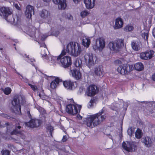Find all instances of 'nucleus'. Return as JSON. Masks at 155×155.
I'll return each instance as SVG.
<instances>
[{
    "label": "nucleus",
    "instance_id": "774afa93",
    "mask_svg": "<svg viewBox=\"0 0 155 155\" xmlns=\"http://www.w3.org/2000/svg\"><path fill=\"white\" fill-rule=\"evenodd\" d=\"M14 44V45H15V44Z\"/></svg>",
    "mask_w": 155,
    "mask_h": 155
},
{
    "label": "nucleus",
    "instance_id": "4c0bfd02",
    "mask_svg": "<svg viewBox=\"0 0 155 155\" xmlns=\"http://www.w3.org/2000/svg\"><path fill=\"white\" fill-rule=\"evenodd\" d=\"M3 90L4 93L6 95L9 94L12 91L11 89L9 87L5 88L4 89H3Z\"/></svg>",
    "mask_w": 155,
    "mask_h": 155
},
{
    "label": "nucleus",
    "instance_id": "393cba45",
    "mask_svg": "<svg viewBox=\"0 0 155 155\" xmlns=\"http://www.w3.org/2000/svg\"><path fill=\"white\" fill-rule=\"evenodd\" d=\"M62 17L66 19L69 20H72L73 17L71 14L69 13H67L65 12H63L61 14Z\"/></svg>",
    "mask_w": 155,
    "mask_h": 155
},
{
    "label": "nucleus",
    "instance_id": "c85d7f7f",
    "mask_svg": "<svg viewBox=\"0 0 155 155\" xmlns=\"http://www.w3.org/2000/svg\"><path fill=\"white\" fill-rule=\"evenodd\" d=\"M134 68L136 70L138 71H140L143 69V65L141 62H138L134 65Z\"/></svg>",
    "mask_w": 155,
    "mask_h": 155
},
{
    "label": "nucleus",
    "instance_id": "9d476101",
    "mask_svg": "<svg viewBox=\"0 0 155 155\" xmlns=\"http://www.w3.org/2000/svg\"><path fill=\"white\" fill-rule=\"evenodd\" d=\"M117 71L122 75H124L129 72L130 71V67L127 64H123L118 67Z\"/></svg>",
    "mask_w": 155,
    "mask_h": 155
},
{
    "label": "nucleus",
    "instance_id": "8fccbe9b",
    "mask_svg": "<svg viewBox=\"0 0 155 155\" xmlns=\"http://www.w3.org/2000/svg\"><path fill=\"white\" fill-rule=\"evenodd\" d=\"M152 34L153 36L155 38V27L153 28L152 31Z\"/></svg>",
    "mask_w": 155,
    "mask_h": 155
},
{
    "label": "nucleus",
    "instance_id": "0e129e2a",
    "mask_svg": "<svg viewBox=\"0 0 155 155\" xmlns=\"http://www.w3.org/2000/svg\"><path fill=\"white\" fill-rule=\"evenodd\" d=\"M7 115H4V117H7Z\"/></svg>",
    "mask_w": 155,
    "mask_h": 155
},
{
    "label": "nucleus",
    "instance_id": "bf43d9fd",
    "mask_svg": "<svg viewBox=\"0 0 155 155\" xmlns=\"http://www.w3.org/2000/svg\"><path fill=\"white\" fill-rule=\"evenodd\" d=\"M45 2H49L51 0H42Z\"/></svg>",
    "mask_w": 155,
    "mask_h": 155
},
{
    "label": "nucleus",
    "instance_id": "338daca9",
    "mask_svg": "<svg viewBox=\"0 0 155 155\" xmlns=\"http://www.w3.org/2000/svg\"><path fill=\"white\" fill-rule=\"evenodd\" d=\"M21 77H22V78L23 79H24V78H23V76H21Z\"/></svg>",
    "mask_w": 155,
    "mask_h": 155
},
{
    "label": "nucleus",
    "instance_id": "603ef678",
    "mask_svg": "<svg viewBox=\"0 0 155 155\" xmlns=\"http://www.w3.org/2000/svg\"><path fill=\"white\" fill-rule=\"evenodd\" d=\"M40 47H43V48H46V45L44 43H42L40 45Z\"/></svg>",
    "mask_w": 155,
    "mask_h": 155
},
{
    "label": "nucleus",
    "instance_id": "5fc2aeb1",
    "mask_svg": "<svg viewBox=\"0 0 155 155\" xmlns=\"http://www.w3.org/2000/svg\"><path fill=\"white\" fill-rule=\"evenodd\" d=\"M74 2L75 3H78V2H80L81 0H73Z\"/></svg>",
    "mask_w": 155,
    "mask_h": 155
},
{
    "label": "nucleus",
    "instance_id": "f257e3e1",
    "mask_svg": "<svg viewBox=\"0 0 155 155\" xmlns=\"http://www.w3.org/2000/svg\"><path fill=\"white\" fill-rule=\"evenodd\" d=\"M69 54L76 57L80 54L82 51L80 45L77 43L71 42L68 44L66 48H64L59 55V64H61L64 68H67L71 65V58L68 56H64L66 52Z\"/></svg>",
    "mask_w": 155,
    "mask_h": 155
},
{
    "label": "nucleus",
    "instance_id": "de8ad7c7",
    "mask_svg": "<svg viewBox=\"0 0 155 155\" xmlns=\"http://www.w3.org/2000/svg\"><path fill=\"white\" fill-rule=\"evenodd\" d=\"M67 140V137L65 135L64 136H63V138L62 140V141L63 142H65Z\"/></svg>",
    "mask_w": 155,
    "mask_h": 155
},
{
    "label": "nucleus",
    "instance_id": "412c9836",
    "mask_svg": "<svg viewBox=\"0 0 155 155\" xmlns=\"http://www.w3.org/2000/svg\"><path fill=\"white\" fill-rule=\"evenodd\" d=\"M123 25V22L122 19L118 18L116 19L115 25L114 26L115 29H118L122 28Z\"/></svg>",
    "mask_w": 155,
    "mask_h": 155
},
{
    "label": "nucleus",
    "instance_id": "6ab92c4d",
    "mask_svg": "<svg viewBox=\"0 0 155 155\" xmlns=\"http://www.w3.org/2000/svg\"><path fill=\"white\" fill-rule=\"evenodd\" d=\"M61 81V80L58 78H55L54 80L52 81L50 84V90L51 91L55 89L58 85L59 82Z\"/></svg>",
    "mask_w": 155,
    "mask_h": 155
},
{
    "label": "nucleus",
    "instance_id": "dca6fc26",
    "mask_svg": "<svg viewBox=\"0 0 155 155\" xmlns=\"http://www.w3.org/2000/svg\"><path fill=\"white\" fill-rule=\"evenodd\" d=\"M40 17L43 19L48 20L51 19L50 13L48 11L45 9H43L39 13Z\"/></svg>",
    "mask_w": 155,
    "mask_h": 155
},
{
    "label": "nucleus",
    "instance_id": "37998d69",
    "mask_svg": "<svg viewBox=\"0 0 155 155\" xmlns=\"http://www.w3.org/2000/svg\"><path fill=\"white\" fill-rule=\"evenodd\" d=\"M152 21L151 19H150L148 21V23H147L146 26L147 28H150L151 26Z\"/></svg>",
    "mask_w": 155,
    "mask_h": 155
},
{
    "label": "nucleus",
    "instance_id": "f8f14e48",
    "mask_svg": "<svg viewBox=\"0 0 155 155\" xmlns=\"http://www.w3.org/2000/svg\"><path fill=\"white\" fill-rule=\"evenodd\" d=\"M74 82L70 80L64 81L63 84L66 89L69 90L74 89L76 87L75 85Z\"/></svg>",
    "mask_w": 155,
    "mask_h": 155
},
{
    "label": "nucleus",
    "instance_id": "13d9d810",
    "mask_svg": "<svg viewBox=\"0 0 155 155\" xmlns=\"http://www.w3.org/2000/svg\"><path fill=\"white\" fill-rule=\"evenodd\" d=\"M27 114L29 117H31V115L29 111H28L27 112Z\"/></svg>",
    "mask_w": 155,
    "mask_h": 155
},
{
    "label": "nucleus",
    "instance_id": "09e8293b",
    "mask_svg": "<svg viewBox=\"0 0 155 155\" xmlns=\"http://www.w3.org/2000/svg\"><path fill=\"white\" fill-rule=\"evenodd\" d=\"M14 6L17 9L19 10H20V9L19 5H18V4H15Z\"/></svg>",
    "mask_w": 155,
    "mask_h": 155
},
{
    "label": "nucleus",
    "instance_id": "58836bf2",
    "mask_svg": "<svg viewBox=\"0 0 155 155\" xmlns=\"http://www.w3.org/2000/svg\"><path fill=\"white\" fill-rule=\"evenodd\" d=\"M140 57L141 59L146 60H148L147 58V57L145 52L140 53Z\"/></svg>",
    "mask_w": 155,
    "mask_h": 155
},
{
    "label": "nucleus",
    "instance_id": "c03bdc74",
    "mask_svg": "<svg viewBox=\"0 0 155 155\" xmlns=\"http://www.w3.org/2000/svg\"><path fill=\"white\" fill-rule=\"evenodd\" d=\"M38 95L39 97L42 100H44L46 99V95L44 94L43 93H42V94L41 93L39 94Z\"/></svg>",
    "mask_w": 155,
    "mask_h": 155
},
{
    "label": "nucleus",
    "instance_id": "f3484780",
    "mask_svg": "<svg viewBox=\"0 0 155 155\" xmlns=\"http://www.w3.org/2000/svg\"><path fill=\"white\" fill-rule=\"evenodd\" d=\"M49 59L48 62L50 65L55 64L56 63L59 64V55L57 57L56 56H49L46 60Z\"/></svg>",
    "mask_w": 155,
    "mask_h": 155
},
{
    "label": "nucleus",
    "instance_id": "3c124183",
    "mask_svg": "<svg viewBox=\"0 0 155 155\" xmlns=\"http://www.w3.org/2000/svg\"><path fill=\"white\" fill-rule=\"evenodd\" d=\"M77 117L79 120L81 119L82 117L79 114H78L77 115Z\"/></svg>",
    "mask_w": 155,
    "mask_h": 155
},
{
    "label": "nucleus",
    "instance_id": "6e6552de",
    "mask_svg": "<svg viewBox=\"0 0 155 155\" xmlns=\"http://www.w3.org/2000/svg\"><path fill=\"white\" fill-rule=\"evenodd\" d=\"M105 47V42L104 39L100 38L96 40L95 45L93 46L94 50H98L101 51Z\"/></svg>",
    "mask_w": 155,
    "mask_h": 155
},
{
    "label": "nucleus",
    "instance_id": "4be33fe9",
    "mask_svg": "<svg viewBox=\"0 0 155 155\" xmlns=\"http://www.w3.org/2000/svg\"><path fill=\"white\" fill-rule=\"evenodd\" d=\"M91 43L90 38L86 36H84L82 40V44L84 47L88 48Z\"/></svg>",
    "mask_w": 155,
    "mask_h": 155
},
{
    "label": "nucleus",
    "instance_id": "c756f323",
    "mask_svg": "<svg viewBox=\"0 0 155 155\" xmlns=\"http://www.w3.org/2000/svg\"><path fill=\"white\" fill-rule=\"evenodd\" d=\"M134 29V27L133 25H127L124 28V31L126 32H130L132 31Z\"/></svg>",
    "mask_w": 155,
    "mask_h": 155
},
{
    "label": "nucleus",
    "instance_id": "e2e57ef3",
    "mask_svg": "<svg viewBox=\"0 0 155 155\" xmlns=\"http://www.w3.org/2000/svg\"><path fill=\"white\" fill-rule=\"evenodd\" d=\"M143 102H144L145 104H147L148 103V102L147 101H143Z\"/></svg>",
    "mask_w": 155,
    "mask_h": 155
},
{
    "label": "nucleus",
    "instance_id": "680f3d73",
    "mask_svg": "<svg viewBox=\"0 0 155 155\" xmlns=\"http://www.w3.org/2000/svg\"><path fill=\"white\" fill-rule=\"evenodd\" d=\"M21 127L20 126H17V128L18 129H20V128H21Z\"/></svg>",
    "mask_w": 155,
    "mask_h": 155
},
{
    "label": "nucleus",
    "instance_id": "c9c22d12",
    "mask_svg": "<svg viewBox=\"0 0 155 155\" xmlns=\"http://www.w3.org/2000/svg\"><path fill=\"white\" fill-rule=\"evenodd\" d=\"M35 28H33L32 29V32H31V30H29L28 33L29 34L30 36L32 37H35V38H37V36L36 35L35 33L34 32V31L35 30Z\"/></svg>",
    "mask_w": 155,
    "mask_h": 155
},
{
    "label": "nucleus",
    "instance_id": "2f4dec72",
    "mask_svg": "<svg viewBox=\"0 0 155 155\" xmlns=\"http://www.w3.org/2000/svg\"><path fill=\"white\" fill-rule=\"evenodd\" d=\"M16 129L17 128H16L15 130H14L12 132L11 134L12 135L15 134L16 135H18V136H20L21 138L23 139L24 137L23 136L22 134L20 132L17 131Z\"/></svg>",
    "mask_w": 155,
    "mask_h": 155
},
{
    "label": "nucleus",
    "instance_id": "ea45409f",
    "mask_svg": "<svg viewBox=\"0 0 155 155\" xmlns=\"http://www.w3.org/2000/svg\"><path fill=\"white\" fill-rule=\"evenodd\" d=\"M127 132L128 134L130 136H131L134 133V131L133 130V128L132 127H130L128 129Z\"/></svg>",
    "mask_w": 155,
    "mask_h": 155
},
{
    "label": "nucleus",
    "instance_id": "1a4fd4ad",
    "mask_svg": "<svg viewBox=\"0 0 155 155\" xmlns=\"http://www.w3.org/2000/svg\"><path fill=\"white\" fill-rule=\"evenodd\" d=\"M97 87L94 85H90L87 89L86 94L88 96H94L97 92Z\"/></svg>",
    "mask_w": 155,
    "mask_h": 155
},
{
    "label": "nucleus",
    "instance_id": "a211bd4d",
    "mask_svg": "<svg viewBox=\"0 0 155 155\" xmlns=\"http://www.w3.org/2000/svg\"><path fill=\"white\" fill-rule=\"evenodd\" d=\"M122 145L123 148L126 151L131 152L133 151V145L130 142H127L126 143L124 142Z\"/></svg>",
    "mask_w": 155,
    "mask_h": 155
},
{
    "label": "nucleus",
    "instance_id": "e433bc0d",
    "mask_svg": "<svg viewBox=\"0 0 155 155\" xmlns=\"http://www.w3.org/2000/svg\"><path fill=\"white\" fill-rule=\"evenodd\" d=\"M25 56L26 58V60L28 62L30 63L31 62V64L33 66H34V64L33 63H33V62L35 61V60L33 58H31L30 59L29 57V56L27 55L26 54H25Z\"/></svg>",
    "mask_w": 155,
    "mask_h": 155
},
{
    "label": "nucleus",
    "instance_id": "9b49d317",
    "mask_svg": "<svg viewBox=\"0 0 155 155\" xmlns=\"http://www.w3.org/2000/svg\"><path fill=\"white\" fill-rule=\"evenodd\" d=\"M40 124V120L36 119H32L27 123H26V125L31 128L37 127H38Z\"/></svg>",
    "mask_w": 155,
    "mask_h": 155
},
{
    "label": "nucleus",
    "instance_id": "2eb2a0df",
    "mask_svg": "<svg viewBox=\"0 0 155 155\" xmlns=\"http://www.w3.org/2000/svg\"><path fill=\"white\" fill-rule=\"evenodd\" d=\"M34 7L31 5H28L26 7V10L25 12V14L26 17L29 19L31 18L32 14H34Z\"/></svg>",
    "mask_w": 155,
    "mask_h": 155
},
{
    "label": "nucleus",
    "instance_id": "49530a36",
    "mask_svg": "<svg viewBox=\"0 0 155 155\" xmlns=\"http://www.w3.org/2000/svg\"><path fill=\"white\" fill-rule=\"evenodd\" d=\"M47 129L48 130H49L50 131V132L51 133L52 131L53 130V128L50 125L48 126L47 127Z\"/></svg>",
    "mask_w": 155,
    "mask_h": 155
},
{
    "label": "nucleus",
    "instance_id": "a18cd8bd",
    "mask_svg": "<svg viewBox=\"0 0 155 155\" xmlns=\"http://www.w3.org/2000/svg\"><path fill=\"white\" fill-rule=\"evenodd\" d=\"M29 85L31 87L34 91H37V87L36 86L30 84H29Z\"/></svg>",
    "mask_w": 155,
    "mask_h": 155
},
{
    "label": "nucleus",
    "instance_id": "39448f33",
    "mask_svg": "<svg viewBox=\"0 0 155 155\" xmlns=\"http://www.w3.org/2000/svg\"><path fill=\"white\" fill-rule=\"evenodd\" d=\"M108 46L111 51H117L124 46V41L122 39H117L109 42Z\"/></svg>",
    "mask_w": 155,
    "mask_h": 155
},
{
    "label": "nucleus",
    "instance_id": "72a5a7b5",
    "mask_svg": "<svg viewBox=\"0 0 155 155\" xmlns=\"http://www.w3.org/2000/svg\"><path fill=\"white\" fill-rule=\"evenodd\" d=\"M148 31H143L142 33V37L145 40H147L148 37Z\"/></svg>",
    "mask_w": 155,
    "mask_h": 155
},
{
    "label": "nucleus",
    "instance_id": "a19ab883",
    "mask_svg": "<svg viewBox=\"0 0 155 155\" xmlns=\"http://www.w3.org/2000/svg\"><path fill=\"white\" fill-rule=\"evenodd\" d=\"M48 36L46 35H41L39 36L38 37V38L40 39L42 41H44L45 39V38L47 37Z\"/></svg>",
    "mask_w": 155,
    "mask_h": 155
},
{
    "label": "nucleus",
    "instance_id": "423d86ee",
    "mask_svg": "<svg viewBox=\"0 0 155 155\" xmlns=\"http://www.w3.org/2000/svg\"><path fill=\"white\" fill-rule=\"evenodd\" d=\"M97 57L91 53H87L84 56V61L86 65L91 68L96 63Z\"/></svg>",
    "mask_w": 155,
    "mask_h": 155
},
{
    "label": "nucleus",
    "instance_id": "5701e85b",
    "mask_svg": "<svg viewBox=\"0 0 155 155\" xmlns=\"http://www.w3.org/2000/svg\"><path fill=\"white\" fill-rule=\"evenodd\" d=\"M49 52H48L47 49L46 48H42L41 49V54L42 56L44 59H47L48 58L47 56V54Z\"/></svg>",
    "mask_w": 155,
    "mask_h": 155
},
{
    "label": "nucleus",
    "instance_id": "f03ea898",
    "mask_svg": "<svg viewBox=\"0 0 155 155\" xmlns=\"http://www.w3.org/2000/svg\"><path fill=\"white\" fill-rule=\"evenodd\" d=\"M104 110L102 109L98 113L88 116L84 119V123L87 127L90 128H93L100 124L105 120L106 116L103 115Z\"/></svg>",
    "mask_w": 155,
    "mask_h": 155
},
{
    "label": "nucleus",
    "instance_id": "a878e982",
    "mask_svg": "<svg viewBox=\"0 0 155 155\" xmlns=\"http://www.w3.org/2000/svg\"><path fill=\"white\" fill-rule=\"evenodd\" d=\"M131 46L132 49L135 51H138L140 49V47L138 43L136 41H132L131 42Z\"/></svg>",
    "mask_w": 155,
    "mask_h": 155
},
{
    "label": "nucleus",
    "instance_id": "473e14b6",
    "mask_svg": "<svg viewBox=\"0 0 155 155\" xmlns=\"http://www.w3.org/2000/svg\"><path fill=\"white\" fill-rule=\"evenodd\" d=\"M142 132L141 130L137 129L135 133L136 137L137 139L140 138L142 136Z\"/></svg>",
    "mask_w": 155,
    "mask_h": 155
},
{
    "label": "nucleus",
    "instance_id": "b1692460",
    "mask_svg": "<svg viewBox=\"0 0 155 155\" xmlns=\"http://www.w3.org/2000/svg\"><path fill=\"white\" fill-rule=\"evenodd\" d=\"M143 141L145 145L147 147L150 146L152 143L151 139L147 137L144 138Z\"/></svg>",
    "mask_w": 155,
    "mask_h": 155
},
{
    "label": "nucleus",
    "instance_id": "6e6d98bb",
    "mask_svg": "<svg viewBox=\"0 0 155 155\" xmlns=\"http://www.w3.org/2000/svg\"><path fill=\"white\" fill-rule=\"evenodd\" d=\"M93 101H92V100H91V101H90L89 102V105H90V107H91V105H92V103H93Z\"/></svg>",
    "mask_w": 155,
    "mask_h": 155
},
{
    "label": "nucleus",
    "instance_id": "aec40b11",
    "mask_svg": "<svg viewBox=\"0 0 155 155\" xmlns=\"http://www.w3.org/2000/svg\"><path fill=\"white\" fill-rule=\"evenodd\" d=\"M84 2L88 9L92 8L95 5V0H84Z\"/></svg>",
    "mask_w": 155,
    "mask_h": 155
},
{
    "label": "nucleus",
    "instance_id": "7ed1b4c3",
    "mask_svg": "<svg viewBox=\"0 0 155 155\" xmlns=\"http://www.w3.org/2000/svg\"><path fill=\"white\" fill-rule=\"evenodd\" d=\"M25 102V100L23 97L19 95L17 97L15 98L12 102V110L16 114H21V105L23 104Z\"/></svg>",
    "mask_w": 155,
    "mask_h": 155
},
{
    "label": "nucleus",
    "instance_id": "ddd939ff",
    "mask_svg": "<svg viewBox=\"0 0 155 155\" xmlns=\"http://www.w3.org/2000/svg\"><path fill=\"white\" fill-rule=\"evenodd\" d=\"M70 74L71 75L72 77L76 80H80L81 78V73L80 71L76 69L71 70Z\"/></svg>",
    "mask_w": 155,
    "mask_h": 155
},
{
    "label": "nucleus",
    "instance_id": "69168bd1",
    "mask_svg": "<svg viewBox=\"0 0 155 155\" xmlns=\"http://www.w3.org/2000/svg\"><path fill=\"white\" fill-rule=\"evenodd\" d=\"M70 100H71V102H72V101L73 102V101H74L72 99H70Z\"/></svg>",
    "mask_w": 155,
    "mask_h": 155
},
{
    "label": "nucleus",
    "instance_id": "0eeeda50",
    "mask_svg": "<svg viewBox=\"0 0 155 155\" xmlns=\"http://www.w3.org/2000/svg\"><path fill=\"white\" fill-rule=\"evenodd\" d=\"M81 108L80 105L69 104L67 105L66 110L68 113L74 115L80 112Z\"/></svg>",
    "mask_w": 155,
    "mask_h": 155
},
{
    "label": "nucleus",
    "instance_id": "052dcab7",
    "mask_svg": "<svg viewBox=\"0 0 155 155\" xmlns=\"http://www.w3.org/2000/svg\"><path fill=\"white\" fill-rule=\"evenodd\" d=\"M37 108V109L39 111L40 110H41V108L39 106Z\"/></svg>",
    "mask_w": 155,
    "mask_h": 155
},
{
    "label": "nucleus",
    "instance_id": "7c9ffc66",
    "mask_svg": "<svg viewBox=\"0 0 155 155\" xmlns=\"http://www.w3.org/2000/svg\"><path fill=\"white\" fill-rule=\"evenodd\" d=\"M74 65L75 67L77 68H80L82 65V61L81 60L78 59H76L75 61L74 62Z\"/></svg>",
    "mask_w": 155,
    "mask_h": 155
},
{
    "label": "nucleus",
    "instance_id": "bb28decb",
    "mask_svg": "<svg viewBox=\"0 0 155 155\" xmlns=\"http://www.w3.org/2000/svg\"><path fill=\"white\" fill-rule=\"evenodd\" d=\"M95 73L97 75L101 76L103 73V69L100 67H97L95 69Z\"/></svg>",
    "mask_w": 155,
    "mask_h": 155
},
{
    "label": "nucleus",
    "instance_id": "4468645a",
    "mask_svg": "<svg viewBox=\"0 0 155 155\" xmlns=\"http://www.w3.org/2000/svg\"><path fill=\"white\" fill-rule=\"evenodd\" d=\"M53 2L55 4L58 5V8L59 9L64 10L66 7V0H53Z\"/></svg>",
    "mask_w": 155,
    "mask_h": 155
},
{
    "label": "nucleus",
    "instance_id": "79ce46f5",
    "mask_svg": "<svg viewBox=\"0 0 155 155\" xmlns=\"http://www.w3.org/2000/svg\"><path fill=\"white\" fill-rule=\"evenodd\" d=\"M2 155H9L10 152L7 150H3L2 151Z\"/></svg>",
    "mask_w": 155,
    "mask_h": 155
},
{
    "label": "nucleus",
    "instance_id": "cd10ccee",
    "mask_svg": "<svg viewBox=\"0 0 155 155\" xmlns=\"http://www.w3.org/2000/svg\"><path fill=\"white\" fill-rule=\"evenodd\" d=\"M146 53L147 56V59L151 58L153 56L154 54V52L150 50H148L146 51Z\"/></svg>",
    "mask_w": 155,
    "mask_h": 155
},
{
    "label": "nucleus",
    "instance_id": "4d7b16f0",
    "mask_svg": "<svg viewBox=\"0 0 155 155\" xmlns=\"http://www.w3.org/2000/svg\"><path fill=\"white\" fill-rule=\"evenodd\" d=\"M115 62L116 63H118V64H121V61L119 60H117Z\"/></svg>",
    "mask_w": 155,
    "mask_h": 155
},
{
    "label": "nucleus",
    "instance_id": "20e7f679",
    "mask_svg": "<svg viewBox=\"0 0 155 155\" xmlns=\"http://www.w3.org/2000/svg\"><path fill=\"white\" fill-rule=\"evenodd\" d=\"M2 13L1 15L3 16L8 22L11 23L18 21V17L16 15H12V12L8 8L1 7L0 9Z\"/></svg>",
    "mask_w": 155,
    "mask_h": 155
},
{
    "label": "nucleus",
    "instance_id": "f704fd0d",
    "mask_svg": "<svg viewBox=\"0 0 155 155\" xmlns=\"http://www.w3.org/2000/svg\"><path fill=\"white\" fill-rule=\"evenodd\" d=\"M80 16L82 18H85L89 14V12L87 10H84L80 13Z\"/></svg>",
    "mask_w": 155,
    "mask_h": 155
},
{
    "label": "nucleus",
    "instance_id": "864d4df0",
    "mask_svg": "<svg viewBox=\"0 0 155 155\" xmlns=\"http://www.w3.org/2000/svg\"><path fill=\"white\" fill-rule=\"evenodd\" d=\"M152 78L153 80L155 81V73L152 75Z\"/></svg>",
    "mask_w": 155,
    "mask_h": 155
}]
</instances>
